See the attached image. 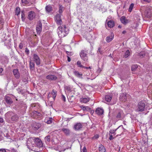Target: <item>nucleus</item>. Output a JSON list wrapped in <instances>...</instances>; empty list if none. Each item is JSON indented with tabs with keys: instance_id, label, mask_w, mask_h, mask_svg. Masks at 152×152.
<instances>
[{
	"instance_id": "46",
	"label": "nucleus",
	"mask_w": 152,
	"mask_h": 152,
	"mask_svg": "<svg viewBox=\"0 0 152 152\" xmlns=\"http://www.w3.org/2000/svg\"><path fill=\"white\" fill-rule=\"evenodd\" d=\"M152 0H141V1L143 3H149Z\"/></svg>"
},
{
	"instance_id": "10",
	"label": "nucleus",
	"mask_w": 152,
	"mask_h": 152,
	"mask_svg": "<svg viewBox=\"0 0 152 152\" xmlns=\"http://www.w3.org/2000/svg\"><path fill=\"white\" fill-rule=\"evenodd\" d=\"M42 27V24L41 22H38L36 27V30L38 34H39L41 31Z\"/></svg>"
},
{
	"instance_id": "5",
	"label": "nucleus",
	"mask_w": 152,
	"mask_h": 152,
	"mask_svg": "<svg viewBox=\"0 0 152 152\" xmlns=\"http://www.w3.org/2000/svg\"><path fill=\"white\" fill-rule=\"evenodd\" d=\"M33 141L34 142V137L29 138L27 141V146L28 148L30 149L31 146L34 147V145L33 143Z\"/></svg>"
},
{
	"instance_id": "24",
	"label": "nucleus",
	"mask_w": 152,
	"mask_h": 152,
	"mask_svg": "<svg viewBox=\"0 0 152 152\" xmlns=\"http://www.w3.org/2000/svg\"><path fill=\"white\" fill-rule=\"evenodd\" d=\"M80 107L84 111H89L91 110V108L88 106L81 105L80 106Z\"/></svg>"
},
{
	"instance_id": "30",
	"label": "nucleus",
	"mask_w": 152,
	"mask_h": 152,
	"mask_svg": "<svg viewBox=\"0 0 152 152\" xmlns=\"http://www.w3.org/2000/svg\"><path fill=\"white\" fill-rule=\"evenodd\" d=\"M94 39V38H92L91 35L89 34L87 37V39L88 40V41L90 43H91L93 42Z\"/></svg>"
},
{
	"instance_id": "23",
	"label": "nucleus",
	"mask_w": 152,
	"mask_h": 152,
	"mask_svg": "<svg viewBox=\"0 0 152 152\" xmlns=\"http://www.w3.org/2000/svg\"><path fill=\"white\" fill-rule=\"evenodd\" d=\"M107 25L110 28H112L115 25L114 22L113 20H111L108 22Z\"/></svg>"
},
{
	"instance_id": "33",
	"label": "nucleus",
	"mask_w": 152,
	"mask_h": 152,
	"mask_svg": "<svg viewBox=\"0 0 152 152\" xmlns=\"http://www.w3.org/2000/svg\"><path fill=\"white\" fill-rule=\"evenodd\" d=\"M10 113L8 112L5 115V118L7 121L9 122V117H10Z\"/></svg>"
},
{
	"instance_id": "27",
	"label": "nucleus",
	"mask_w": 152,
	"mask_h": 152,
	"mask_svg": "<svg viewBox=\"0 0 152 152\" xmlns=\"http://www.w3.org/2000/svg\"><path fill=\"white\" fill-rule=\"evenodd\" d=\"M112 96L110 94L109 95H106L105 97V99L107 102H110L112 98Z\"/></svg>"
},
{
	"instance_id": "62",
	"label": "nucleus",
	"mask_w": 152,
	"mask_h": 152,
	"mask_svg": "<svg viewBox=\"0 0 152 152\" xmlns=\"http://www.w3.org/2000/svg\"><path fill=\"white\" fill-rule=\"evenodd\" d=\"M139 56L142 57H143V54H142V53H139Z\"/></svg>"
},
{
	"instance_id": "51",
	"label": "nucleus",
	"mask_w": 152,
	"mask_h": 152,
	"mask_svg": "<svg viewBox=\"0 0 152 152\" xmlns=\"http://www.w3.org/2000/svg\"><path fill=\"white\" fill-rule=\"evenodd\" d=\"M25 52L26 53L27 55H28L29 54V50L27 48H26Z\"/></svg>"
},
{
	"instance_id": "21",
	"label": "nucleus",
	"mask_w": 152,
	"mask_h": 152,
	"mask_svg": "<svg viewBox=\"0 0 152 152\" xmlns=\"http://www.w3.org/2000/svg\"><path fill=\"white\" fill-rule=\"evenodd\" d=\"M61 130L66 135H69L70 133V131L68 129L63 128L61 129Z\"/></svg>"
},
{
	"instance_id": "13",
	"label": "nucleus",
	"mask_w": 152,
	"mask_h": 152,
	"mask_svg": "<svg viewBox=\"0 0 152 152\" xmlns=\"http://www.w3.org/2000/svg\"><path fill=\"white\" fill-rule=\"evenodd\" d=\"M119 99L121 101L125 102L127 99L126 94L125 93H122L120 94Z\"/></svg>"
},
{
	"instance_id": "35",
	"label": "nucleus",
	"mask_w": 152,
	"mask_h": 152,
	"mask_svg": "<svg viewBox=\"0 0 152 152\" xmlns=\"http://www.w3.org/2000/svg\"><path fill=\"white\" fill-rule=\"evenodd\" d=\"M130 55V52L129 50H127L126 51L124 55V56L125 58L128 57Z\"/></svg>"
},
{
	"instance_id": "12",
	"label": "nucleus",
	"mask_w": 152,
	"mask_h": 152,
	"mask_svg": "<svg viewBox=\"0 0 152 152\" xmlns=\"http://www.w3.org/2000/svg\"><path fill=\"white\" fill-rule=\"evenodd\" d=\"M35 13L33 11H31L28 13V18L30 20H32L35 18Z\"/></svg>"
},
{
	"instance_id": "37",
	"label": "nucleus",
	"mask_w": 152,
	"mask_h": 152,
	"mask_svg": "<svg viewBox=\"0 0 152 152\" xmlns=\"http://www.w3.org/2000/svg\"><path fill=\"white\" fill-rule=\"evenodd\" d=\"M10 40L8 39L4 41V44L7 48H9Z\"/></svg>"
},
{
	"instance_id": "64",
	"label": "nucleus",
	"mask_w": 152,
	"mask_h": 152,
	"mask_svg": "<svg viewBox=\"0 0 152 152\" xmlns=\"http://www.w3.org/2000/svg\"><path fill=\"white\" fill-rule=\"evenodd\" d=\"M70 60H71L70 58L68 56V61L69 62H70Z\"/></svg>"
},
{
	"instance_id": "3",
	"label": "nucleus",
	"mask_w": 152,
	"mask_h": 152,
	"mask_svg": "<svg viewBox=\"0 0 152 152\" xmlns=\"http://www.w3.org/2000/svg\"><path fill=\"white\" fill-rule=\"evenodd\" d=\"M87 53V51L83 50H82L80 53L81 58L85 61H86L88 60Z\"/></svg>"
},
{
	"instance_id": "57",
	"label": "nucleus",
	"mask_w": 152,
	"mask_h": 152,
	"mask_svg": "<svg viewBox=\"0 0 152 152\" xmlns=\"http://www.w3.org/2000/svg\"><path fill=\"white\" fill-rule=\"evenodd\" d=\"M0 152H6L5 149L4 148L0 149Z\"/></svg>"
},
{
	"instance_id": "15",
	"label": "nucleus",
	"mask_w": 152,
	"mask_h": 152,
	"mask_svg": "<svg viewBox=\"0 0 152 152\" xmlns=\"http://www.w3.org/2000/svg\"><path fill=\"white\" fill-rule=\"evenodd\" d=\"M114 34L113 32H111L110 35L107 37L106 38V41L109 42H111L114 38Z\"/></svg>"
},
{
	"instance_id": "17",
	"label": "nucleus",
	"mask_w": 152,
	"mask_h": 152,
	"mask_svg": "<svg viewBox=\"0 0 152 152\" xmlns=\"http://www.w3.org/2000/svg\"><path fill=\"white\" fill-rule=\"evenodd\" d=\"M82 127L83 126L81 123H77L74 125V129L76 130H78L82 128Z\"/></svg>"
},
{
	"instance_id": "52",
	"label": "nucleus",
	"mask_w": 152,
	"mask_h": 152,
	"mask_svg": "<svg viewBox=\"0 0 152 152\" xmlns=\"http://www.w3.org/2000/svg\"><path fill=\"white\" fill-rule=\"evenodd\" d=\"M4 135L5 137H6L7 138H9L10 135L8 133L4 134Z\"/></svg>"
},
{
	"instance_id": "36",
	"label": "nucleus",
	"mask_w": 152,
	"mask_h": 152,
	"mask_svg": "<svg viewBox=\"0 0 152 152\" xmlns=\"http://www.w3.org/2000/svg\"><path fill=\"white\" fill-rule=\"evenodd\" d=\"M32 114L34 117H35L36 116L39 115L40 116L41 114L37 111H34L32 113Z\"/></svg>"
},
{
	"instance_id": "31",
	"label": "nucleus",
	"mask_w": 152,
	"mask_h": 152,
	"mask_svg": "<svg viewBox=\"0 0 152 152\" xmlns=\"http://www.w3.org/2000/svg\"><path fill=\"white\" fill-rule=\"evenodd\" d=\"M64 89L66 92V91L68 92H70L71 91V88L69 86H65Z\"/></svg>"
},
{
	"instance_id": "26",
	"label": "nucleus",
	"mask_w": 152,
	"mask_h": 152,
	"mask_svg": "<svg viewBox=\"0 0 152 152\" xmlns=\"http://www.w3.org/2000/svg\"><path fill=\"white\" fill-rule=\"evenodd\" d=\"M120 20L122 23L124 24H126L128 22L127 20L124 16H122Z\"/></svg>"
},
{
	"instance_id": "49",
	"label": "nucleus",
	"mask_w": 152,
	"mask_h": 152,
	"mask_svg": "<svg viewBox=\"0 0 152 152\" xmlns=\"http://www.w3.org/2000/svg\"><path fill=\"white\" fill-rule=\"evenodd\" d=\"M22 2L25 5H27L28 4V1L27 0H22Z\"/></svg>"
},
{
	"instance_id": "22",
	"label": "nucleus",
	"mask_w": 152,
	"mask_h": 152,
	"mask_svg": "<svg viewBox=\"0 0 152 152\" xmlns=\"http://www.w3.org/2000/svg\"><path fill=\"white\" fill-rule=\"evenodd\" d=\"M40 124L39 123H34L32 125V128L34 130L38 129L40 127Z\"/></svg>"
},
{
	"instance_id": "29",
	"label": "nucleus",
	"mask_w": 152,
	"mask_h": 152,
	"mask_svg": "<svg viewBox=\"0 0 152 152\" xmlns=\"http://www.w3.org/2000/svg\"><path fill=\"white\" fill-rule=\"evenodd\" d=\"M45 9L47 12H50L52 10V7L50 5H48L46 6Z\"/></svg>"
},
{
	"instance_id": "41",
	"label": "nucleus",
	"mask_w": 152,
	"mask_h": 152,
	"mask_svg": "<svg viewBox=\"0 0 152 152\" xmlns=\"http://www.w3.org/2000/svg\"><path fill=\"white\" fill-rule=\"evenodd\" d=\"M134 4L133 3H132L131 4L129 8V12H131L132 11L133 8L134 7Z\"/></svg>"
},
{
	"instance_id": "38",
	"label": "nucleus",
	"mask_w": 152,
	"mask_h": 152,
	"mask_svg": "<svg viewBox=\"0 0 152 152\" xmlns=\"http://www.w3.org/2000/svg\"><path fill=\"white\" fill-rule=\"evenodd\" d=\"M57 92L56 91L53 90L52 92V94L53 95V97L54 99H55L56 96Z\"/></svg>"
},
{
	"instance_id": "2",
	"label": "nucleus",
	"mask_w": 152,
	"mask_h": 152,
	"mask_svg": "<svg viewBox=\"0 0 152 152\" xmlns=\"http://www.w3.org/2000/svg\"><path fill=\"white\" fill-rule=\"evenodd\" d=\"M124 116L123 111L122 110H120L117 112L115 115V118L117 121L122 120Z\"/></svg>"
},
{
	"instance_id": "48",
	"label": "nucleus",
	"mask_w": 152,
	"mask_h": 152,
	"mask_svg": "<svg viewBox=\"0 0 152 152\" xmlns=\"http://www.w3.org/2000/svg\"><path fill=\"white\" fill-rule=\"evenodd\" d=\"M21 15V18H22V20L23 21L24 19V17L25 16V15L24 14V11H22Z\"/></svg>"
},
{
	"instance_id": "44",
	"label": "nucleus",
	"mask_w": 152,
	"mask_h": 152,
	"mask_svg": "<svg viewBox=\"0 0 152 152\" xmlns=\"http://www.w3.org/2000/svg\"><path fill=\"white\" fill-rule=\"evenodd\" d=\"M65 150V148H62L60 146H58V150L59 152H63Z\"/></svg>"
},
{
	"instance_id": "19",
	"label": "nucleus",
	"mask_w": 152,
	"mask_h": 152,
	"mask_svg": "<svg viewBox=\"0 0 152 152\" xmlns=\"http://www.w3.org/2000/svg\"><path fill=\"white\" fill-rule=\"evenodd\" d=\"M14 75L17 78H18L20 76V74L17 69H14L13 71Z\"/></svg>"
},
{
	"instance_id": "14",
	"label": "nucleus",
	"mask_w": 152,
	"mask_h": 152,
	"mask_svg": "<svg viewBox=\"0 0 152 152\" xmlns=\"http://www.w3.org/2000/svg\"><path fill=\"white\" fill-rule=\"evenodd\" d=\"M144 15L146 17L150 18L151 15V9L149 8H147L145 12Z\"/></svg>"
},
{
	"instance_id": "53",
	"label": "nucleus",
	"mask_w": 152,
	"mask_h": 152,
	"mask_svg": "<svg viewBox=\"0 0 152 152\" xmlns=\"http://www.w3.org/2000/svg\"><path fill=\"white\" fill-rule=\"evenodd\" d=\"M2 132L0 131V141L2 139Z\"/></svg>"
},
{
	"instance_id": "43",
	"label": "nucleus",
	"mask_w": 152,
	"mask_h": 152,
	"mask_svg": "<svg viewBox=\"0 0 152 152\" xmlns=\"http://www.w3.org/2000/svg\"><path fill=\"white\" fill-rule=\"evenodd\" d=\"M53 120V118L51 117L49 118V119L47 121V123L48 124H50L52 123Z\"/></svg>"
},
{
	"instance_id": "60",
	"label": "nucleus",
	"mask_w": 152,
	"mask_h": 152,
	"mask_svg": "<svg viewBox=\"0 0 152 152\" xmlns=\"http://www.w3.org/2000/svg\"><path fill=\"white\" fill-rule=\"evenodd\" d=\"M82 68H84V69H91V67L90 66L86 67V66H83V67H82Z\"/></svg>"
},
{
	"instance_id": "39",
	"label": "nucleus",
	"mask_w": 152,
	"mask_h": 152,
	"mask_svg": "<svg viewBox=\"0 0 152 152\" xmlns=\"http://www.w3.org/2000/svg\"><path fill=\"white\" fill-rule=\"evenodd\" d=\"M18 117L17 115L13 116L11 118V120L13 121H16L18 120Z\"/></svg>"
},
{
	"instance_id": "16",
	"label": "nucleus",
	"mask_w": 152,
	"mask_h": 152,
	"mask_svg": "<svg viewBox=\"0 0 152 152\" xmlns=\"http://www.w3.org/2000/svg\"><path fill=\"white\" fill-rule=\"evenodd\" d=\"M95 112L98 115H101L103 114V109L102 108L98 107L96 109Z\"/></svg>"
},
{
	"instance_id": "54",
	"label": "nucleus",
	"mask_w": 152,
	"mask_h": 152,
	"mask_svg": "<svg viewBox=\"0 0 152 152\" xmlns=\"http://www.w3.org/2000/svg\"><path fill=\"white\" fill-rule=\"evenodd\" d=\"M99 137V135L98 134H96L93 137L94 139H97Z\"/></svg>"
},
{
	"instance_id": "4",
	"label": "nucleus",
	"mask_w": 152,
	"mask_h": 152,
	"mask_svg": "<svg viewBox=\"0 0 152 152\" xmlns=\"http://www.w3.org/2000/svg\"><path fill=\"white\" fill-rule=\"evenodd\" d=\"M8 59L7 57L4 55L0 56V62L1 63L5 64L8 63Z\"/></svg>"
},
{
	"instance_id": "63",
	"label": "nucleus",
	"mask_w": 152,
	"mask_h": 152,
	"mask_svg": "<svg viewBox=\"0 0 152 152\" xmlns=\"http://www.w3.org/2000/svg\"><path fill=\"white\" fill-rule=\"evenodd\" d=\"M11 151L12 152H16V151L14 148L12 149Z\"/></svg>"
},
{
	"instance_id": "7",
	"label": "nucleus",
	"mask_w": 152,
	"mask_h": 152,
	"mask_svg": "<svg viewBox=\"0 0 152 152\" xmlns=\"http://www.w3.org/2000/svg\"><path fill=\"white\" fill-rule=\"evenodd\" d=\"M145 104L142 102H140L138 104L137 110L139 111H142L144 110Z\"/></svg>"
},
{
	"instance_id": "56",
	"label": "nucleus",
	"mask_w": 152,
	"mask_h": 152,
	"mask_svg": "<svg viewBox=\"0 0 152 152\" xmlns=\"http://www.w3.org/2000/svg\"><path fill=\"white\" fill-rule=\"evenodd\" d=\"M62 100L64 101V102H65L66 101V98L65 96L63 95H62Z\"/></svg>"
},
{
	"instance_id": "6",
	"label": "nucleus",
	"mask_w": 152,
	"mask_h": 152,
	"mask_svg": "<svg viewBox=\"0 0 152 152\" xmlns=\"http://www.w3.org/2000/svg\"><path fill=\"white\" fill-rule=\"evenodd\" d=\"M34 142L38 147H42L43 145L42 141L39 138L34 137Z\"/></svg>"
},
{
	"instance_id": "25",
	"label": "nucleus",
	"mask_w": 152,
	"mask_h": 152,
	"mask_svg": "<svg viewBox=\"0 0 152 152\" xmlns=\"http://www.w3.org/2000/svg\"><path fill=\"white\" fill-rule=\"evenodd\" d=\"M99 152H105V148L102 144H100L99 145Z\"/></svg>"
},
{
	"instance_id": "58",
	"label": "nucleus",
	"mask_w": 152,
	"mask_h": 152,
	"mask_svg": "<svg viewBox=\"0 0 152 152\" xmlns=\"http://www.w3.org/2000/svg\"><path fill=\"white\" fill-rule=\"evenodd\" d=\"M83 152H87V150L85 147H84L83 149Z\"/></svg>"
},
{
	"instance_id": "59",
	"label": "nucleus",
	"mask_w": 152,
	"mask_h": 152,
	"mask_svg": "<svg viewBox=\"0 0 152 152\" xmlns=\"http://www.w3.org/2000/svg\"><path fill=\"white\" fill-rule=\"evenodd\" d=\"M4 120L3 119L1 118H0V124L3 122Z\"/></svg>"
},
{
	"instance_id": "45",
	"label": "nucleus",
	"mask_w": 152,
	"mask_h": 152,
	"mask_svg": "<svg viewBox=\"0 0 152 152\" xmlns=\"http://www.w3.org/2000/svg\"><path fill=\"white\" fill-rule=\"evenodd\" d=\"M50 135H48L47 136H46L45 137V140L46 142H49L50 140Z\"/></svg>"
},
{
	"instance_id": "55",
	"label": "nucleus",
	"mask_w": 152,
	"mask_h": 152,
	"mask_svg": "<svg viewBox=\"0 0 152 152\" xmlns=\"http://www.w3.org/2000/svg\"><path fill=\"white\" fill-rule=\"evenodd\" d=\"M23 47V44L22 43H21L19 44V48L20 49H22Z\"/></svg>"
},
{
	"instance_id": "50",
	"label": "nucleus",
	"mask_w": 152,
	"mask_h": 152,
	"mask_svg": "<svg viewBox=\"0 0 152 152\" xmlns=\"http://www.w3.org/2000/svg\"><path fill=\"white\" fill-rule=\"evenodd\" d=\"M63 9V7H62L61 6H60L59 7V12L60 13H61L62 12Z\"/></svg>"
},
{
	"instance_id": "28",
	"label": "nucleus",
	"mask_w": 152,
	"mask_h": 152,
	"mask_svg": "<svg viewBox=\"0 0 152 152\" xmlns=\"http://www.w3.org/2000/svg\"><path fill=\"white\" fill-rule=\"evenodd\" d=\"M74 73L75 75L77 77L80 78H82V74L81 73H79L78 71H75L74 72Z\"/></svg>"
},
{
	"instance_id": "20",
	"label": "nucleus",
	"mask_w": 152,
	"mask_h": 152,
	"mask_svg": "<svg viewBox=\"0 0 152 152\" xmlns=\"http://www.w3.org/2000/svg\"><path fill=\"white\" fill-rule=\"evenodd\" d=\"M90 98L88 97L82 98L80 99V101L82 103H86L89 102Z\"/></svg>"
},
{
	"instance_id": "34",
	"label": "nucleus",
	"mask_w": 152,
	"mask_h": 152,
	"mask_svg": "<svg viewBox=\"0 0 152 152\" xmlns=\"http://www.w3.org/2000/svg\"><path fill=\"white\" fill-rule=\"evenodd\" d=\"M20 8L18 7H17L15 10V15H18L20 13Z\"/></svg>"
},
{
	"instance_id": "40",
	"label": "nucleus",
	"mask_w": 152,
	"mask_h": 152,
	"mask_svg": "<svg viewBox=\"0 0 152 152\" xmlns=\"http://www.w3.org/2000/svg\"><path fill=\"white\" fill-rule=\"evenodd\" d=\"M34 64L33 62L30 61V67L31 69L33 70L34 68Z\"/></svg>"
},
{
	"instance_id": "1",
	"label": "nucleus",
	"mask_w": 152,
	"mask_h": 152,
	"mask_svg": "<svg viewBox=\"0 0 152 152\" xmlns=\"http://www.w3.org/2000/svg\"><path fill=\"white\" fill-rule=\"evenodd\" d=\"M58 33L59 37H64L68 33V29L65 25L60 26L58 28Z\"/></svg>"
},
{
	"instance_id": "32",
	"label": "nucleus",
	"mask_w": 152,
	"mask_h": 152,
	"mask_svg": "<svg viewBox=\"0 0 152 152\" xmlns=\"http://www.w3.org/2000/svg\"><path fill=\"white\" fill-rule=\"evenodd\" d=\"M5 100L8 104H10V96L9 95H7L5 97Z\"/></svg>"
},
{
	"instance_id": "42",
	"label": "nucleus",
	"mask_w": 152,
	"mask_h": 152,
	"mask_svg": "<svg viewBox=\"0 0 152 152\" xmlns=\"http://www.w3.org/2000/svg\"><path fill=\"white\" fill-rule=\"evenodd\" d=\"M137 68V65H133L131 67V69L132 71H134Z\"/></svg>"
},
{
	"instance_id": "47",
	"label": "nucleus",
	"mask_w": 152,
	"mask_h": 152,
	"mask_svg": "<svg viewBox=\"0 0 152 152\" xmlns=\"http://www.w3.org/2000/svg\"><path fill=\"white\" fill-rule=\"evenodd\" d=\"M77 64L79 67H83V66L81 64V62L80 61H78L77 62Z\"/></svg>"
},
{
	"instance_id": "18",
	"label": "nucleus",
	"mask_w": 152,
	"mask_h": 152,
	"mask_svg": "<svg viewBox=\"0 0 152 152\" xmlns=\"http://www.w3.org/2000/svg\"><path fill=\"white\" fill-rule=\"evenodd\" d=\"M46 78L47 79L50 80H55L57 79L56 77L53 75H47Z\"/></svg>"
},
{
	"instance_id": "8",
	"label": "nucleus",
	"mask_w": 152,
	"mask_h": 152,
	"mask_svg": "<svg viewBox=\"0 0 152 152\" xmlns=\"http://www.w3.org/2000/svg\"><path fill=\"white\" fill-rule=\"evenodd\" d=\"M61 15L57 14L55 17V20L57 24L58 25H61L62 23V21L61 18Z\"/></svg>"
},
{
	"instance_id": "9",
	"label": "nucleus",
	"mask_w": 152,
	"mask_h": 152,
	"mask_svg": "<svg viewBox=\"0 0 152 152\" xmlns=\"http://www.w3.org/2000/svg\"><path fill=\"white\" fill-rule=\"evenodd\" d=\"M119 129L120 130L121 132H122L123 131H124V129L123 125H121L115 130H110V131L109 132L111 134H114L115 133L116 131Z\"/></svg>"
},
{
	"instance_id": "11",
	"label": "nucleus",
	"mask_w": 152,
	"mask_h": 152,
	"mask_svg": "<svg viewBox=\"0 0 152 152\" xmlns=\"http://www.w3.org/2000/svg\"><path fill=\"white\" fill-rule=\"evenodd\" d=\"M33 58L34 61L37 65H39L40 64V59L38 56L36 54H34Z\"/></svg>"
},
{
	"instance_id": "61",
	"label": "nucleus",
	"mask_w": 152,
	"mask_h": 152,
	"mask_svg": "<svg viewBox=\"0 0 152 152\" xmlns=\"http://www.w3.org/2000/svg\"><path fill=\"white\" fill-rule=\"evenodd\" d=\"M109 139L110 140H112L113 138V136L112 135H110V136L109 137Z\"/></svg>"
}]
</instances>
